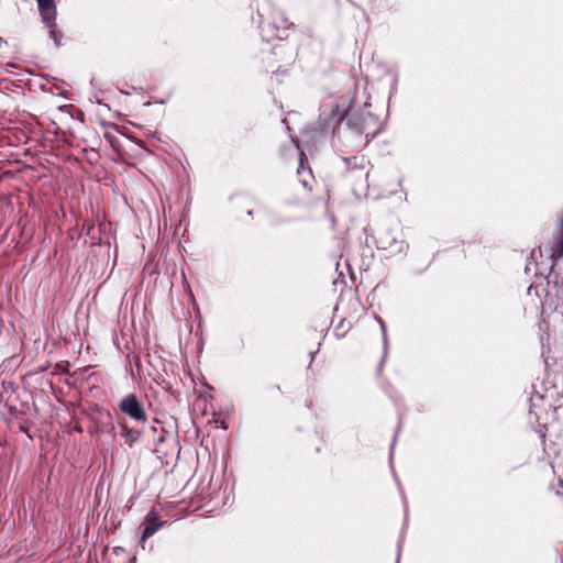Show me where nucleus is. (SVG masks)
<instances>
[{
    "instance_id": "nucleus-1",
    "label": "nucleus",
    "mask_w": 563,
    "mask_h": 563,
    "mask_svg": "<svg viewBox=\"0 0 563 563\" xmlns=\"http://www.w3.org/2000/svg\"><path fill=\"white\" fill-rule=\"evenodd\" d=\"M323 115L324 113L320 114V121H323L322 131L334 129L338 123L345 119L351 133L356 136H365V145L379 132L378 119L369 112L361 111L360 103L355 100H352L346 109H344V102L331 106L328 117L323 119Z\"/></svg>"
},
{
    "instance_id": "nucleus-2",
    "label": "nucleus",
    "mask_w": 563,
    "mask_h": 563,
    "mask_svg": "<svg viewBox=\"0 0 563 563\" xmlns=\"http://www.w3.org/2000/svg\"><path fill=\"white\" fill-rule=\"evenodd\" d=\"M118 407L122 413L129 416L134 422H147L146 411L135 394L132 393L122 397Z\"/></svg>"
},
{
    "instance_id": "nucleus-3",
    "label": "nucleus",
    "mask_w": 563,
    "mask_h": 563,
    "mask_svg": "<svg viewBox=\"0 0 563 563\" xmlns=\"http://www.w3.org/2000/svg\"><path fill=\"white\" fill-rule=\"evenodd\" d=\"M376 244L379 250L387 251L391 256L404 253L408 247L404 240L398 239L387 229L379 231Z\"/></svg>"
},
{
    "instance_id": "nucleus-4",
    "label": "nucleus",
    "mask_w": 563,
    "mask_h": 563,
    "mask_svg": "<svg viewBox=\"0 0 563 563\" xmlns=\"http://www.w3.org/2000/svg\"><path fill=\"white\" fill-rule=\"evenodd\" d=\"M289 26L290 23L288 20L279 15L278 19L273 22H262L260 29L263 40L269 42L274 38L284 40V33Z\"/></svg>"
},
{
    "instance_id": "nucleus-5",
    "label": "nucleus",
    "mask_w": 563,
    "mask_h": 563,
    "mask_svg": "<svg viewBox=\"0 0 563 563\" xmlns=\"http://www.w3.org/2000/svg\"><path fill=\"white\" fill-rule=\"evenodd\" d=\"M164 521L158 518L157 512L152 509L146 516L141 525L142 536L141 542H144L146 539L151 538L156 531H158L163 526Z\"/></svg>"
},
{
    "instance_id": "nucleus-6",
    "label": "nucleus",
    "mask_w": 563,
    "mask_h": 563,
    "mask_svg": "<svg viewBox=\"0 0 563 563\" xmlns=\"http://www.w3.org/2000/svg\"><path fill=\"white\" fill-rule=\"evenodd\" d=\"M38 12L42 19V22L46 25V27H52L56 25V4L55 0H36Z\"/></svg>"
},
{
    "instance_id": "nucleus-7",
    "label": "nucleus",
    "mask_w": 563,
    "mask_h": 563,
    "mask_svg": "<svg viewBox=\"0 0 563 563\" xmlns=\"http://www.w3.org/2000/svg\"><path fill=\"white\" fill-rule=\"evenodd\" d=\"M292 142L295 143L296 147L299 150L300 158H299V167L297 169V174L299 176V181L305 188H310V180L313 179V176L311 174V169H306L303 166V161L306 158L305 153L300 150L299 142L295 139H292Z\"/></svg>"
},
{
    "instance_id": "nucleus-8",
    "label": "nucleus",
    "mask_w": 563,
    "mask_h": 563,
    "mask_svg": "<svg viewBox=\"0 0 563 563\" xmlns=\"http://www.w3.org/2000/svg\"><path fill=\"white\" fill-rule=\"evenodd\" d=\"M120 427V435L124 440V443L132 448L135 442L140 440L142 437V432L140 430L133 429L129 427L126 423H119Z\"/></svg>"
},
{
    "instance_id": "nucleus-9",
    "label": "nucleus",
    "mask_w": 563,
    "mask_h": 563,
    "mask_svg": "<svg viewBox=\"0 0 563 563\" xmlns=\"http://www.w3.org/2000/svg\"><path fill=\"white\" fill-rule=\"evenodd\" d=\"M343 162L345 163L346 169L350 172L354 170H365L366 166L368 165V161L365 158V156H352V157H343Z\"/></svg>"
},
{
    "instance_id": "nucleus-10",
    "label": "nucleus",
    "mask_w": 563,
    "mask_h": 563,
    "mask_svg": "<svg viewBox=\"0 0 563 563\" xmlns=\"http://www.w3.org/2000/svg\"><path fill=\"white\" fill-rule=\"evenodd\" d=\"M377 320H378V323L380 325V329L383 331V343H384V355H383V358H382V362L379 364V371L383 366V363L385 362V358H386V355H387V350H388V339H387V332H386V327H385V323L384 321L377 317Z\"/></svg>"
},
{
    "instance_id": "nucleus-11",
    "label": "nucleus",
    "mask_w": 563,
    "mask_h": 563,
    "mask_svg": "<svg viewBox=\"0 0 563 563\" xmlns=\"http://www.w3.org/2000/svg\"><path fill=\"white\" fill-rule=\"evenodd\" d=\"M49 29V37L54 41L56 46L60 45L62 34L55 30V25Z\"/></svg>"
},
{
    "instance_id": "nucleus-12",
    "label": "nucleus",
    "mask_w": 563,
    "mask_h": 563,
    "mask_svg": "<svg viewBox=\"0 0 563 563\" xmlns=\"http://www.w3.org/2000/svg\"><path fill=\"white\" fill-rule=\"evenodd\" d=\"M3 43H4L3 38L0 37V45L3 44Z\"/></svg>"
},
{
    "instance_id": "nucleus-13",
    "label": "nucleus",
    "mask_w": 563,
    "mask_h": 563,
    "mask_svg": "<svg viewBox=\"0 0 563 563\" xmlns=\"http://www.w3.org/2000/svg\"><path fill=\"white\" fill-rule=\"evenodd\" d=\"M364 175H365V177L367 178V176H368V170H365Z\"/></svg>"
}]
</instances>
